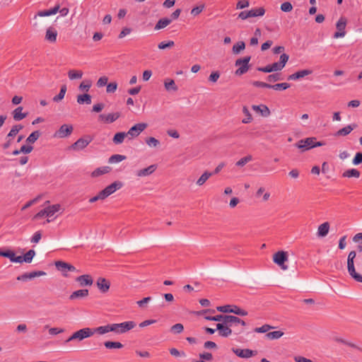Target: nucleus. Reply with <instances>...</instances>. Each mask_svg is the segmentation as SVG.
I'll return each instance as SVG.
<instances>
[{
    "label": "nucleus",
    "instance_id": "f257e3e1",
    "mask_svg": "<svg viewBox=\"0 0 362 362\" xmlns=\"http://www.w3.org/2000/svg\"><path fill=\"white\" fill-rule=\"evenodd\" d=\"M94 334L92 329L89 327H84L79 330L74 332L66 340V342L72 341H81L82 340L90 337Z\"/></svg>",
    "mask_w": 362,
    "mask_h": 362
},
{
    "label": "nucleus",
    "instance_id": "f03ea898",
    "mask_svg": "<svg viewBox=\"0 0 362 362\" xmlns=\"http://www.w3.org/2000/svg\"><path fill=\"white\" fill-rule=\"evenodd\" d=\"M112 325L113 332L122 334L134 328L136 323L133 321H127L122 323H113Z\"/></svg>",
    "mask_w": 362,
    "mask_h": 362
},
{
    "label": "nucleus",
    "instance_id": "7ed1b4c3",
    "mask_svg": "<svg viewBox=\"0 0 362 362\" xmlns=\"http://www.w3.org/2000/svg\"><path fill=\"white\" fill-rule=\"evenodd\" d=\"M250 57H245L244 58L238 59L235 61V66H239V68L235 72V75L241 76L248 71V64L250 61Z\"/></svg>",
    "mask_w": 362,
    "mask_h": 362
},
{
    "label": "nucleus",
    "instance_id": "20e7f679",
    "mask_svg": "<svg viewBox=\"0 0 362 362\" xmlns=\"http://www.w3.org/2000/svg\"><path fill=\"white\" fill-rule=\"evenodd\" d=\"M148 127L146 123H137L132 127L127 132V139L132 140L134 138L137 137L143 131H144Z\"/></svg>",
    "mask_w": 362,
    "mask_h": 362
},
{
    "label": "nucleus",
    "instance_id": "39448f33",
    "mask_svg": "<svg viewBox=\"0 0 362 362\" xmlns=\"http://www.w3.org/2000/svg\"><path fill=\"white\" fill-rule=\"evenodd\" d=\"M288 260L287 252L279 251L273 255V261L283 270H287L288 266L284 263Z\"/></svg>",
    "mask_w": 362,
    "mask_h": 362
},
{
    "label": "nucleus",
    "instance_id": "423d86ee",
    "mask_svg": "<svg viewBox=\"0 0 362 362\" xmlns=\"http://www.w3.org/2000/svg\"><path fill=\"white\" fill-rule=\"evenodd\" d=\"M74 128L71 124H62L59 129L54 133L53 137L56 139H63L68 137L71 134Z\"/></svg>",
    "mask_w": 362,
    "mask_h": 362
},
{
    "label": "nucleus",
    "instance_id": "0eeeda50",
    "mask_svg": "<svg viewBox=\"0 0 362 362\" xmlns=\"http://www.w3.org/2000/svg\"><path fill=\"white\" fill-rule=\"evenodd\" d=\"M122 186L123 184L121 182L115 181L111 185L107 186L104 189L100 191V192L103 196L104 199H105L112 194H113L115 192H116L117 189H121Z\"/></svg>",
    "mask_w": 362,
    "mask_h": 362
},
{
    "label": "nucleus",
    "instance_id": "6e6552de",
    "mask_svg": "<svg viewBox=\"0 0 362 362\" xmlns=\"http://www.w3.org/2000/svg\"><path fill=\"white\" fill-rule=\"evenodd\" d=\"M347 21L344 17H341L336 24L337 31L334 33V38L344 37L346 35L345 28Z\"/></svg>",
    "mask_w": 362,
    "mask_h": 362
},
{
    "label": "nucleus",
    "instance_id": "1a4fd4ad",
    "mask_svg": "<svg viewBox=\"0 0 362 362\" xmlns=\"http://www.w3.org/2000/svg\"><path fill=\"white\" fill-rule=\"evenodd\" d=\"M45 210L47 213V218H48L47 221V223H49L52 221L49 218H52L57 213H62L64 209L62 208L61 204H55L53 205H48L45 206Z\"/></svg>",
    "mask_w": 362,
    "mask_h": 362
},
{
    "label": "nucleus",
    "instance_id": "9d476101",
    "mask_svg": "<svg viewBox=\"0 0 362 362\" xmlns=\"http://www.w3.org/2000/svg\"><path fill=\"white\" fill-rule=\"evenodd\" d=\"M347 269L349 275L355 281L362 283V275L356 272L354 260L347 259Z\"/></svg>",
    "mask_w": 362,
    "mask_h": 362
},
{
    "label": "nucleus",
    "instance_id": "9b49d317",
    "mask_svg": "<svg viewBox=\"0 0 362 362\" xmlns=\"http://www.w3.org/2000/svg\"><path fill=\"white\" fill-rule=\"evenodd\" d=\"M120 117L119 112L101 114L98 116V120L105 124H110L116 121Z\"/></svg>",
    "mask_w": 362,
    "mask_h": 362
},
{
    "label": "nucleus",
    "instance_id": "f8f14e48",
    "mask_svg": "<svg viewBox=\"0 0 362 362\" xmlns=\"http://www.w3.org/2000/svg\"><path fill=\"white\" fill-rule=\"evenodd\" d=\"M316 139L315 137H309L305 139L300 140L296 146L302 149V151H307L310 148H314L313 141H315Z\"/></svg>",
    "mask_w": 362,
    "mask_h": 362
},
{
    "label": "nucleus",
    "instance_id": "ddd939ff",
    "mask_svg": "<svg viewBox=\"0 0 362 362\" xmlns=\"http://www.w3.org/2000/svg\"><path fill=\"white\" fill-rule=\"evenodd\" d=\"M91 141V139L89 136L86 138H80L78 139L72 146L71 148L75 151H81L84 149Z\"/></svg>",
    "mask_w": 362,
    "mask_h": 362
},
{
    "label": "nucleus",
    "instance_id": "4468645a",
    "mask_svg": "<svg viewBox=\"0 0 362 362\" xmlns=\"http://www.w3.org/2000/svg\"><path fill=\"white\" fill-rule=\"evenodd\" d=\"M0 256L8 258L11 262L21 264V256H16L12 250L0 251Z\"/></svg>",
    "mask_w": 362,
    "mask_h": 362
},
{
    "label": "nucleus",
    "instance_id": "2eb2a0df",
    "mask_svg": "<svg viewBox=\"0 0 362 362\" xmlns=\"http://www.w3.org/2000/svg\"><path fill=\"white\" fill-rule=\"evenodd\" d=\"M157 168L156 165H151L147 168L139 170L136 172V175L139 177H147L153 174Z\"/></svg>",
    "mask_w": 362,
    "mask_h": 362
},
{
    "label": "nucleus",
    "instance_id": "dca6fc26",
    "mask_svg": "<svg viewBox=\"0 0 362 362\" xmlns=\"http://www.w3.org/2000/svg\"><path fill=\"white\" fill-rule=\"evenodd\" d=\"M88 294L89 291L88 289H79L71 293L69 296V300H76L84 299L88 297Z\"/></svg>",
    "mask_w": 362,
    "mask_h": 362
},
{
    "label": "nucleus",
    "instance_id": "f3484780",
    "mask_svg": "<svg viewBox=\"0 0 362 362\" xmlns=\"http://www.w3.org/2000/svg\"><path fill=\"white\" fill-rule=\"evenodd\" d=\"M255 196L257 198L261 197V202H267L271 197V193L265 187H259L256 191Z\"/></svg>",
    "mask_w": 362,
    "mask_h": 362
},
{
    "label": "nucleus",
    "instance_id": "a211bd4d",
    "mask_svg": "<svg viewBox=\"0 0 362 362\" xmlns=\"http://www.w3.org/2000/svg\"><path fill=\"white\" fill-rule=\"evenodd\" d=\"M232 351L235 355L243 358H250L255 354L253 351L248 349H240L233 348Z\"/></svg>",
    "mask_w": 362,
    "mask_h": 362
},
{
    "label": "nucleus",
    "instance_id": "6ab92c4d",
    "mask_svg": "<svg viewBox=\"0 0 362 362\" xmlns=\"http://www.w3.org/2000/svg\"><path fill=\"white\" fill-rule=\"evenodd\" d=\"M46 273L42 271H38V272H33L30 273H25L22 274L21 276H19L17 277V280L18 281H26L27 279H31L35 277L45 276Z\"/></svg>",
    "mask_w": 362,
    "mask_h": 362
},
{
    "label": "nucleus",
    "instance_id": "aec40b11",
    "mask_svg": "<svg viewBox=\"0 0 362 362\" xmlns=\"http://www.w3.org/2000/svg\"><path fill=\"white\" fill-rule=\"evenodd\" d=\"M97 287L102 293H106L109 291L110 283L105 278L100 277L96 282Z\"/></svg>",
    "mask_w": 362,
    "mask_h": 362
},
{
    "label": "nucleus",
    "instance_id": "412c9836",
    "mask_svg": "<svg viewBox=\"0 0 362 362\" xmlns=\"http://www.w3.org/2000/svg\"><path fill=\"white\" fill-rule=\"evenodd\" d=\"M252 108L256 112L259 113L262 117H267L271 115L269 107L265 105H254L252 106Z\"/></svg>",
    "mask_w": 362,
    "mask_h": 362
},
{
    "label": "nucleus",
    "instance_id": "4be33fe9",
    "mask_svg": "<svg viewBox=\"0 0 362 362\" xmlns=\"http://www.w3.org/2000/svg\"><path fill=\"white\" fill-rule=\"evenodd\" d=\"M57 31L53 27H49L45 33V40L51 43H54L57 41Z\"/></svg>",
    "mask_w": 362,
    "mask_h": 362
},
{
    "label": "nucleus",
    "instance_id": "5701e85b",
    "mask_svg": "<svg viewBox=\"0 0 362 362\" xmlns=\"http://www.w3.org/2000/svg\"><path fill=\"white\" fill-rule=\"evenodd\" d=\"M216 329L218 330L220 336L227 337L232 334V330L228 325H223V323H218Z\"/></svg>",
    "mask_w": 362,
    "mask_h": 362
},
{
    "label": "nucleus",
    "instance_id": "b1692460",
    "mask_svg": "<svg viewBox=\"0 0 362 362\" xmlns=\"http://www.w3.org/2000/svg\"><path fill=\"white\" fill-rule=\"evenodd\" d=\"M76 281L81 286H91L93 284V279L88 274L81 275L76 279Z\"/></svg>",
    "mask_w": 362,
    "mask_h": 362
},
{
    "label": "nucleus",
    "instance_id": "393cba45",
    "mask_svg": "<svg viewBox=\"0 0 362 362\" xmlns=\"http://www.w3.org/2000/svg\"><path fill=\"white\" fill-rule=\"evenodd\" d=\"M311 74H312L311 70H309V69L300 70V71H298L288 76V80H293V81L298 80V79H300L305 76H307L308 75H310Z\"/></svg>",
    "mask_w": 362,
    "mask_h": 362
},
{
    "label": "nucleus",
    "instance_id": "a878e982",
    "mask_svg": "<svg viewBox=\"0 0 362 362\" xmlns=\"http://www.w3.org/2000/svg\"><path fill=\"white\" fill-rule=\"evenodd\" d=\"M233 324L234 325L240 324L243 326H245V325H246L245 321L240 320L238 317L233 316V315H226L225 325H228L230 327Z\"/></svg>",
    "mask_w": 362,
    "mask_h": 362
},
{
    "label": "nucleus",
    "instance_id": "bb28decb",
    "mask_svg": "<svg viewBox=\"0 0 362 362\" xmlns=\"http://www.w3.org/2000/svg\"><path fill=\"white\" fill-rule=\"evenodd\" d=\"M55 266L59 270H60L62 272H64L66 270L69 271V272H75L76 271V268L74 266H72L71 264H68L66 262H62V261L56 262Z\"/></svg>",
    "mask_w": 362,
    "mask_h": 362
},
{
    "label": "nucleus",
    "instance_id": "cd10ccee",
    "mask_svg": "<svg viewBox=\"0 0 362 362\" xmlns=\"http://www.w3.org/2000/svg\"><path fill=\"white\" fill-rule=\"evenodd\" d=\"M92 332H94V334H98L100 335L105 334L110 332H112V324H108L104 326H100L92 329Z\"/></svg>",
    "mask_w": 362,
    "mask_h": 362
},
{
    "label": "nucleus",
    "instance_id": "c85d7f7f",
    "mask_svg": "<svg viewBox=\"0 0 362 362\" xmlns=\"http://www.w3.org/2000/svg\"><path fill=\"white\" fill-rule=\"evenodd\" d=\"M164 87L165 89L168 91L176 92L178 90L177 86L175 84L174 80L170 78H165L164 81Z\"/></svg>",
    "mask_w": 362,
    "mask_h": 362
},
{
    "label": "nucleus",
    "instance_id": "c756f323",
    "mask_svg": "<svg viewBox=\"0 0 362 362\" xmlns=\"http://www.w3.org/2000/svg\"><path fill=\"white\" fill-rule=\"evenodd\" d=\"M329 230V223L328 222H325L320 224L317 228V235L319 237H325Z\"/></svg>",
    "mask_w": 362,
    "mask_h": 362
},
{
    "label": "nucleus",
    "instance_id": "7c9ffc66",
    "mask_svg": "<svg viewBox=\"0 0 362 362\" xmlns=\"http://www.w3.org/2000/svg\"><path fill=\"white\" fill-rule=\"evenodd\" d=\"M59 5H57L55 6L52 9H49V10H46V11H40L38 13H37V16H40V17H46V16H52V15H55L57 14L58 12H59Z\"/></svg>",
    "mask_w": 362,
    "mask_h": 362
},
{
    "label": "nucleus",
    "instance_id": "2f4dec72",
    "mask_svg": "<svg viewBox=\"0 0 362 362\" xmlns=\"http://www.w3.org/2000/svg\"><path fill=\"white\" fill-rule=\"evenodd\" d=\"M212 175V173L204 171L197 180L196 185L199 187L202 186Z\"/></svg>",
    "mask_w": 362,
    "mask_h": 362
},
{
    "label": "nucleus",
    "instance_id": "473e14b6",
    "mask_svg": "<svg viewBox=\"0 0 362 362\" xmlns=\"http://www.w3.org/2000/svg\"><path fill=\"white\" fill-rule=\"evenodd\" d=\"M110 171V168L109 166H103V167L98 168L92 172L91 176L93 177H97L102 175L107 174Z\"/></svg>",
    "mask_w": 362,
    "mask_h": 362
},
{
    "label": "nucleus",
    "instance_id": "72a5a7b5",
    "mask_svg": "<svg viewBox=\"0 0 362 362\" xmlns=\"http://www.w3.org/2000/svg\"><path fill=\"white\" fill-rule=\"evenodd\" d=\"M23 107H18L13 112V117L16 121H20L27 116V113L23 112Z\"/></svg>",
    "mask_w": 362,
    "mask_h": 362
},
{
    "label": "nucleus",
    "instance_id": "f704fd0d",
    "mask_svg": "<svg viewBox=\"0 0 362 362\" xmlns=\"http://www.w3.org/2000/svg\"><path fill=\"white\" fill-rule=\"evenodd\" d=\"M360 175H361V173L357 169L351 168V169L345 170L342 173V177H348V178H350V177L358 178L360 177Z\"/></svg>",
    "mask_w": 362,
    "mask_h": 362
},
{
    "label": "nucleus",
    "instance_id": "c9c22d12",
    "mask_svg": "<svg viewBox=\"0 0 362 362\" xmlns=\"http://www.w3.org/2000/svg\"><path fill=\"white\" fill-rule=\"evenodd\" d=\"M171 22L172 19L168 18H161L157 22L154 29L156 30L163 29L167 27Z\"/></svg>",
    "mask_w": 362,
    "mask_h": 362
},
{
    "label": "nucleus",
    "instance_id": "e433bc0d",
    "mask_svg": "<svg viewBox=\"0 0 362 362\" xmlns=\"http://www.w3.org/2000/svg\"><path fill=\"white\" fill-rule=\"evenodd\" d=\"M265 13V9L263 7L252 8L249 11V15L251 17H261Z\"/></svg>",
    "mask_w": 362,
    "mask_h": 362
},
{
    "label": "nucleus",
    "instance_id": "4c0bfd02",
    "mask_svg": "<svg viewBox=\"0 0 362 362\" xmlns=\"http://www.w3.org/2000/svg\"><path fill=\"white\" fill-rule=\"evenodd\" d=\"M126 137L127 138V132H118L115 134V136L112 139V141L115 144H121L122 143H123V141Z\"/></svg>",
    "mask_w": 362,
    "mask_h": 362
},
{
    "label": "nucleus",
    "instance_id": "58836bf2",
    "mask_svg": "<svg viewBox=\"0 0 362 362\" xmlns=\"http://www.w3.org/2000/svg\"><path fill=\"white\" fill-rule=\"evenodd\" d=\"M83 71L81 70L71 69L68 71V76L70 80L80 79L83 76Z\"/></svg>",
    "mask_w": 362,
    "mask_h": 362
},
{
    "label": "nucleus",
    "instance_id": "ea45409f",
    "mask_svg": "<svg viewBox=\"0 0 362 362\" xmlns=\"http://www.w3.org/2000/svg\"><path fill=\"white\" fill-rule=\"evenodd\" d=\"M77 103L81 105L84 103L89 105L91 103V96L88 93L78 95L77 96Z\"/></svg>",
    "mask_w": 362,
    "mask_h": 362
},
{
    "label": "nucleus",
    "instance_id": "a19ab883",
    "mask_svg": "<svg viewBox=\"0 0 362 362\" xmlns=\"http://www.w3.org/2000/svg\"><path fill=\"white\" fill-rule=\"evenodd\" d=\"M35 251L30 250L28 251L23 257L21 256V263L23 262L26 263H30L33 261V257L35 256Z\"/></svg>",
    "mask_w": 362,
    "mask_h": 362
},
{
    "label": "nucleus",
    "instance_id": "79ce46f5",
    "mask_svg": "<svg viewBox=\"0 0 362 362\" xmlns=\"http://www.w3.org/2000/svg\"><path fill=\"white\" fill-rule=\"evenodd\" d=\"M245 48V43L243 41H239L233 46V53L234 54H238Z\"/></svg>",
    "mask_w": 362,
    "mask_h": 362
},
{
    "label": "nucleus",
    "instance_id": "37998d69",
    "mask_svg": "<svg viewBox=\"0 0 362 362\" xmlns=\"http://www.w3.org/2000/svg\"><path fill=\"white\" fill-rule=\"evenodd\" d=\"M243 112L245 115V118L243 119L242 122L243 124H248L252 121V116L248 108L245 106L243 107Z\"/></svg>",
    "mask_w": 362,
    "mask_h": 362
},
{
    "label": "nucleus",
    "instance_id": "c03bdc74",
    "mask_svg": "<svg viewBox=\"0 0 362 362\" xmlns=\"http://www.w3.org/2000/svg\"><path fill=\"white\" fill-rule=\"evenodd\" d=\"M283 335H284V332L278 330V331L268 332L266 334V337L268 339L274 340V339H278L281 338Z\"/></svg>",
    "mask_w": 362,
    "mask_h": 362
},
{
    "label": "nucleus",
    "instance_id": "a18cd8bd",
    "mask_svg": "<svg viewBox=\"0 0 362 362\" xmlns=\"http://www.w3.org/2000/svg\"><path fill=\"white\" fill-rule=\"evenodd\" d=\"M354 127H355V125H354V126L347 125L345 127L339 129L337 132L336 135L337 136H346L351 132V131L354 129Z\"/></svg>",
    "mask_w": 362,
    "mask_h": 362
},
{
    "label": "nucleus",
    "instance_id": "49530a36",
    "mask_svg": "<svg viewBox=\"0 0 362 362\" xmlns=\"http://www.w3.org/2000/svg\"><path fill=\"white\" fill-rule=\"evenodd\" d=\"M252 160V156L251 155H247L242 158H240V160H238L236 163H235V165L237 167H240V168H242L245 165H246L247 163L250 162Z\"/></svg>",
    "mask_w": 362,
    "mask_h": 362
},
{
    "label": "nucleus",
    "instance_id": "de8ad7c7",
    "mask_svg": "<svg viewBox=\"0 0 362 362\" xmlns=\"http://www.w3.org/2000/svg\"><path fill=\"white\" fill-rule=\"evenodd\" d=\"M126 159V156L119 154L112 155L110 157L108 162L110 163H117Z\"/></svg>",
    "mask_w": 362,
    "mask_h": 362
},
{
    "label": "nucleus",
    "instance_id": "09e8293b",
    "mask_svg": "<svg viewBox=\"0 0 362 362\" xmlns=\"http://www.w3.org/2000/svg\"><path fill=\"white\" fill-rule=\"evenodd\" d=\"M146 144L151 148H156L159 146L160 141L155 137H148L146 139Z\"/></svg>",
    "mask_w": 362,
    "mask_h": 362
},
{
    "label": "nucleus",
    "instance_id": "8fccbe9b",
    "mask_svg": "<svg viewBox=\"0 0 362 362\" xmlns=\"http://www.w3.org/2000/svg\"><path fill=\"white\" fill-rule=\"evenodd\" d=\"M66 92V86L65 85H63L61 87L59 93L53 98V101L57 102V103L61 101L64 98Z\"/></svg>",
    "mask_w": 362,
    "mask_h": 362
},
{
    "label": "nucleus",
    "instance_id": "3c124183",
    "mask_svg": "<svg viewBox=\"0 0 362 362\" xmlns=\"http://www.w3.org/2000/svg\"><path fill=\"white\" fill-rule=\"evenodd\" d=\"M105 346L107 349H121L123 347V344L118 341H105L104 343Z\"/></svg>",
    "mask_w": 362,
    "mask_h": 362
},
{
    "label": "nucleus",
    "instance_id": "603ef678",
    "mask_svg": "<svg viewBox=\"0 0 362 362\" xmlns=\"http://www.w3.org/2000/svg\"><path fill=\"white\" fill-rule=\"evenodd\" d=\"M40 136V132L39 131H35L29 135L26 139V142L33 144L39 139Z\"/></svg>",
    "mask_w": 362,
    "mask_h": 362
},
{
    "label": "nucleus",
    "instance_id": "864d4df0",
    "mask_svg": "<svg viewBox=\"0 0 362 362\" xmlns=\"http://www.w3.org/2000/svg\"><path fill=\"white\" fill-rule=\"evenodd\" d=\"M175 45V42L172 40L168 42H161L158 44V47L160 49H170Z\"/></svg>",
    "mask_w": 362,
    "mask_h": 362
},
{
    "label": "nucleus",
    "instance_id": "5fc2aeb1",
    "mask_svg": "<svg viewBox=\"0 0 362 362\" xmlns=\"http://www.w3.org/2000/svg\"><path fill=\"white\" fill-rule=\"evenodd\" d=\"M42 197L40 195V196H37V197L30 200L29 202H28L21 209L22 211H24L25 209H27L28 208L30 207L31 206L35 204L36 203H37L40 199H41Z\"/></svg>",
    "mask_w": 362,
    "mask_h": 362
},
{
    "label": "nucleus",
    "instance_id": "6e6d98bb",
    "mask_svg": "<svg viewBox=\"0 0 362 362\" xmlns=\"http://www.w3.org/2000/svg\"><path fill=\"white\" fill-rule=\"evenodd\" d=\"M290 87V84L287 83H277L275 85H270V88H273L276 90H286Z\"/></svg>",
    "mask_w": 362,
    "mask_h": 362
},
{
    "label": "nucleus",
    "instance_id": "4d7b16f0",
    "mask_svg": "<svg viewBox=\"0 0 362 362\" xmlns=\"http://www.w3.org/2000/svg\"><path fill=\"white\" fill-rule=\"evenodd\" d=\"M232 313H234L240 316H246L247 315V312L243 309L240 308L238 306H233L232 308Z\"/></svg>",
    "mask_w": 362,
    "mask_h": 362
},
{
    "label": "nucleus",
    "instance_id": "13d9d810",
    "mask_svg": "<svg viewBox=\"0 0 362 362\" xmlns=\"http://www.w3.org/2000/svg\"><path fill=\"white\" fill-rule=\"evenodd\" d=\"M23 127L20 124L18 125H14L12 129H11V131L9 132V133L7 135V137H13V136H15L18 133V132L22 129Z\"/></svg>",
    "mask_w": 362,
    "mask_h": 362
},
{
    "label": "nucleus",
    "instance_id": "bf43d9fd",
    "mask_svg": "<svg viewBox=\"0 0 362 362\" xmlns=\"http://www.w3.org/2000/svg\"><path fill=\"white\" fill-rule=\"evenodd\" d=\"M91 87V82L90 81H83L79 86V89L81 91L88 92Z\"/></svg>",
    "mask_w": 362,
    "mask_h": 362
},
{
    "label": "nucleus",
    "instance_id": "052dcab7",
    "mask_svg": "<svg viewBox=\"0 0 362 362\" xmlns=\"http://www.w3.org/2000/svg\"><path fill=\"white\" fill-rule=\"evenodd\" d=\"M205 6L204 4H201L199 6H197L196 7H194L191 11V14L194 16H198L200 13L202 12V11L204 9Z\"/></svg>",
    "mask_w": 362,
    "mask_h": 362
},
{
    "label": "nucleus",
    "instance_id": "680f3d73",
    "mask_svg": "<svg viewBox=\"0 0 362 362\" xmlns=\"http://www.w3.org/2000/svg\"><path fill=\"white\" fill-rule=\"evenodd\" d=\"M272 329H273V327H272L269 325H264L260 327L255 328V332H257V333H265Z\"/></svg>",
    "mask_w": 362,
    "mask_h": 362
},
{
    "label": "nucleus",
    "instance_id": "e2e57ef3",
    "mask_svg": "<svg viewBox=\"0 0 362 362\" xmlns=\"http://www.w3.org/2000/svg\"><path fill=\"white\" fill-rule=\"evenodd\" d=\"M184 329V327L182 324L177 323L171 327V332L175 334L181 333Z\"/></svg>",
    "mask_w": 362,
    "mask_h": 362
},
{
    "label": "nucleus",
    "instance_id": "0e129e2a",
    "mask_svg": "<svg viewBox=\"0 0 362 362\" xmlns=\"http://www.w3.org/2000/svg\"><path fill=\"white\" fill-rule=\"evenodd\" d=\"M132 29L131 28L124 27L121 30V32L119 34L118 37H119V39H122L124 37H126L127 35H129L132 33Z\"/></svg>",
    "mask_w": 362,
    "mask_h": 362
},
{
    "label": "nucleus",
    "instance_id": "69168bd1",
    "mask_svg": "<svg viewBox=\"0 0 362 362\" xmlns=\"http://www.w3.org/2000/svg\"><path fill=\"white\" fill-rule=\"evenodd\" d=\"M292 9L293 6L288 1L284 2L281 5V10L284 12H290L292 11Z\"/></svg>",
    "mask_w": 362,
    "mask_h": 362
},
{
    "label": "nucleus",
    "instance_id": "338daca9",
    "mask_svg": "<svg viewBox=\"0 0 362 362\" xmlns=\"http://www.w3.org/2000/svg\"><path fill=\"white\" fill-rule=\"evenodd\" d=\"M220 78V73L218 71H213L209 76V81L211 83H216Z\"/></svg>",
    "mask_w": 362,
    "mask_h": 362
},
{
    "label": "nucleus",
    "instance_id": "774afa93",
    "mask_svg": "<svg viewBox=\"0 0 362 362\" xmlns=\"http://www.w3.org/2000/svg\"><path fill=\"white\" fill-rule=\"evenodd\" d=\"M352 163L354 165H357L362 163V153L358 152L356 153L355 157L354 158Z\"/></svg>",
    "mask_w": 362,
    "mask_h": 362
}]
</instances>
